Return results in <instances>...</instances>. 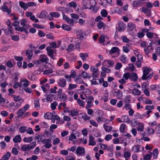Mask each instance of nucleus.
<instances>
[{
  "label": "nucleus",
  "mask_w": 160,
  "mask_h": 160,
  "mask_svg": "<svg viewBox=\"0 0 160 160\" xmlns=\"http://www.w3.org/2000/svg\"><path fill=\"white\" fill-rule=\"evenodd\" d=\"M10 96L13 98V100L16 102H17L21 100V98L19 96H16L14 94H10Z\"/></svg>",
  "instance_id": "nucleus-34"
},
{
  "label": "nucleus",
  "mask_w": 160,
  "mask_h": 160,
  "mask_svg": "<svg viewBox=\"0 0 160 160\" xmlns=\"http://www.w3.org/2000/svg\"><path fill=\"white\" fill-rule=\"evenodd\" d=\"M32 145L30 144H24L21 148V150L23 151H28L30 149H33L36 146V142H33L32 143Z\"/></svg>",
  "instance_id": "nucleus-2"
},
{
  "label": "nucleus",
  "mask_w": 160,
  "mask_h": 160,
  "mask_svg": "<svg viewBox=\"0 0 160 160\" xmlns=\"http://www.w3.org/2000/svg\"><path fill=\"white\" fill-rule=\"evenodd\" d=\"M49 126L47 123L43 122L41 123V127L42 128H46L48 127Z\"/></svg>",
  "instance_id": "nucleus-61"
},
{
  "label": "nucleus",
  "mask_w": 160,
  "mask_h": 160,
  "mask_svg": "<svg viewBox=\"0 0 160 160\" xmlns=\"http://www.w3.org/2000/svg\"><path fill=\"white\" fill-rule=\"evenodd\" d=\"M95 138L92 136L90 135L89 137V142L88 145L91 146H94L96 143L94 140Z\"/></svg>",
  "instance_id": "nucleus-20"
},
{
  "label": "nucleus",
  "mask_w": 160,
  "mask_h": 160,
  "mask_svg": "<svg viewBox=\"0 0 160 160\" xmlns=\"http://www.w3.org/2000/svg\"><path fill=\"white\" fill-rule=\"evenodd\" d=\"M17 148H13L12 149V152L15 155H17L18 154V151L17 150Z\"/></svg>",
  "instance_id": "nucleus-64"
},
{
  "label": "nucleus",
  "mask_w": 160,
  "mask_h": 160,
  "mask_svg": "<svg viewBox=\"0 0 160 160\" xmlns=\"http://www.w3.org/2000/svg\"><path fill=\"white\" fill-rule=\"evenodd\" d=\"M33 140L32 137H24L23 139L24 142L26 143H29L31 142Z\"/></svg>",
  "instance_id": "nucleus-38"
},
{
  "label": "nucleus",
  "mask_w": 160,
  "mask_h": 160,
  "mask_svg": "<svg viewBox=\"0 0 160 160\" xmlns=\"http://www.w3.org/2000/svg\"><path fill=\"white\" fill-rule=\"evenodd\" d=\"M76 153L78 154L83 155L85 152L84 148L82 147H78L76 150Z\"/></svg>",
  "instance_id": "nucleus-9"
},
{
  "label": "nucleus",
  "mask_w": 160,
  "mask_h": 160,
  "mask_svg": "<svg viewBox=\"0 0 160 160\" xmlns=\"http://www.w3.org/2000/svg\"><path fill=\"white\" fill-rule=\"evenodd\" d=\"M154 35L155 36V37H157V34L155 33L151 32H147L146 34L147 36L149 38H152Z\"/></svg>",
  "instance_id": "nucleus-45"
},
{
  "label": "nucleus",
  "mask_w": 160,
  "mask_h": 160,
  "mask_svg": "<svg viewBox=\"0 0 160 160\" xmlns=\"http://www.w3.org/2000/svg\"><path fill=\"white\" fill-rule=\"evenodd\" d=\"M61 27L64 30L68 31H70L72 29L71 27L70 26L66 24H63Z\"/></svg>",
  "instance_id": "nucleus-35"
},
{
  "label": "nucleus",
  "mask_w": 160,
  "mask_h": 160,
  "mask_svg": "<svg viewBox=\"0 0 160 160\" xmlns=\"http://www.w3.org/2000/svg\"><path fill=\"white\" fill-rule=\"evenodd\" d=\"M158 154V149L157 148L154 149L152 152L154 159H156L157 158Z\"/></svg>",
  "instance_id": "nucleus-42"
},
{
  "label": "nucleus",
  "mask_w": 160,
  "mask_h": 160,
  "mask_svg": "<svg viewBox=\"0 0 160 160\" xmlns=\"http://www.w3.org/2000/svg\"><path fill=\"white\" fill-rule=\"evenodd\" d=\"M22 139L20 135H17L15 136L13 139V141L14 143L20 142Z\"/></svg>",
  "instance_id": "nucleus-27"
},
{
  "label": "nucleus",
  "mask_w": 160,
  "mask_h": 160,
  "mask_svg": "<svg viewBox=\"0 0 160 160\" xmlns=\"http://www.w3.org/2000/svg\"><path fill=\"white\" fill-rule=\"evenodd\" d=\"M64 11L66 12H72L73 11V10L69 6L67 8H64Z\"/></svg>",
  "instance_id": "nucleus-51"
},
{
  "label": "nucleus",
  "mask_w": 160,
  "mask_h": 160,
  "mask_svg": "<svg viewBox=\"0 0 160 160\" xmlns=\"http://www.w3.org/2000/svg\"><path fill=\"white\" fill-rule=\"evenodd\" d=\"M51 140L50 139H46L42 141V143L44 144V147L47 148H49L52 146Z\"/></svg>",
  "instance_id": "nucleus-7"
},
{
  "label": "nucleus",
  "mask_w": 160,
  "mask_h": 160,
  "mask_svg": "<svg viewBox=\"0 0 160 160\" xmlns=\"http://www.w3.org/2000/svg\"><path fill=\"white\" fill-rule=\"evenodd\" d=\"M38 18H46L48 17L47 12L45 11H42L40 15L38 17Z\"/></svg>",
  "instance_id": "nucleus-17"
},
{
  "label": "nucleus",
  "mask_w": 160,
  "mask_h": 160,
  "mask_svg": "<svg viewBox=\"0 0 160 160\" xmlns=\"http://www.w3.org/2000/svg\"><path fill=\"white\" fill-rule=\"evenodd\" d=\"M58 44L57 45L56 43L55 42H53L50 43V46L51 48H59L61 45V41H58Z\"/></svg>",
  "instance_id": "nucleus-15"
},
{
  "label": "nucleus",
  "mask_w": 160,
  "mask_h": 160,
  "mask_svg": "<svg viewBox=\"0 0 160 160\" xmlns=\"http://www.w3.org/2000/svg\"><path fill=\"white\" fill-rule=\"evenodd\" d=\"M50 16H52L53 18H58L60 16V14L57 12H52L50 13Z\"/></svg>",
  "instance_id": "nucleus-37"
},
{
  "label": "nucleus",
  "mask_w": 160,
  "mask_h": 160,
  "mask_svg": "<svg viewBox=\"0 0 160 160\" xmlns=\"http://www.w3.org/2000/svg\"><path fill=\"white\" fill-rule=\"evenodd\" d=\"M69 6L73 7L74 9H75L77 7V5L76 2H72L69 3Z\"/></svg>",
  "instance_id": "nucleus-57"
},
{
  "label": "nucleus",
  "mask_w": 160,
  "mask_h": 160,
  "mask_svg": "<svg viewBox=\"0 0 160 160\" xmlns=\"http://www.w3.org/2000/svg\"><path fill=\"white\" fill-rule=\"evenodd\" d=\"M147 129L148 133L149 135L153 134L155 132V130H154L152 127H148L147 128Z\"/></svg>",
  "instance_id": "nucleus-36"
},
{
  "label": "nucleus",
  "mask_w": 160,
  "mask_h": 160,
  "mask_svg": "<svg viewBox=\"0 0 160 160\" xmlns=\"http://www.w3.org/2000/svg\"><path fill=\"white\" fill-rule=\"evenodd\" d=\"M102 71L105 73H110L111 72L110 69L105 67H102Z\"/></svg>",
  "instance_id": "nucleus-50"
},
{
  "label": "nucleus",
  "mask_w": 160,
  "mask_h": 160,
  "mask_svg": "<svg viewBox=\"0 0 160 160\" xmlns=\"http://www.w3.org/2000/svg\"><path fill=\"white\" fill-rule=\"evenodd\" d=\"M44 96L46 97V102H51L52 101V98L54 96V95L51 94H48L47 93L45 94Z\"/></svg>",
  "instance_id": "nucleus-19"
},
{
  "label": "nucleus",
  "mask_w": 160,
  "mask_h": 160,
  "mask_svg": "<svg viewBox=\"0 0 160 160\" xmlns=\"http://www.w3.org/2000/svg\"><path fill=\"white\" fill-rule=\"evenodd\" d=\"M26 53L28 59L29 60L31 59L32 56V51L28 50L26 51Z\"/></svg>",
  "instance_id": "nucleus-33"
},
{
  "label": "nucleus",
  "mask_w": 160,
  "mask_h": 160,
  "mask_svg": "<svg viewBox=\"0 0 160 160\" xmlns=\"http://www.w3.org/2000/svg\"><path fill=\"white\" fill-rule=\"evenodd\" d=\"M104 62H107L108 65L107 66L108 67L111 68L113 67L114 64L113 61L111 60H104Z\"/></svg>",
  "instance_id": "nucleus-28"
},
{
  "label": "nucleus",
  "mask_w": 160,
  "mask_h": 160,
  "mask_svg": "<svg viewBox=\"0 0 160 160\" xmlns=\"http://www.w3.org/2000/svg\"><path fill=\"white\" fill-rule=\"evenodd\" d=\"M39 99L38 98H36L34 101V108L38 110L40 108V105L39 102Z\"/></svg>",
  "instance_id": "nucleus-21"
},
{
  "label": "nucleus",
  "mask_w": 160,
  "mask_h": 160,
  "mask_svg": "<svg viewBox=\"0 0 160 160\" xmlns=\"http://www.w3.org/2000/svg\"><path fill=\"white\" fill-rule=\"evenodd\" d=\"M25 112V111H24V110H23L22 108H20L18 110L17 112L18 117V118L21 117L22 118V117Z\"/></svg>",
  "instance_id": "nucleus-31"
},
{
  "label": "nucleus",
  "mask_w": 160,
  "mask_h": 160,
  "mask_svg": "<svg viewBox=\"0 0 160 160\" xmlns=\"http://www.w3.org/2000/svg\"><path fill=\"white\" fill-rule=\"evenodd\" d=\"M79 56L82 60L86 61L87 58L88 56V53H81L79 54Z\"/></svg>",
  "instance_id": "nucleus-24"
},
{
  "label": "nucleus",
  "mask_w": 160,
  "mask_h": 160,
  "mask_svg": "<svg viewBox=\"0 0 160 160\" xmlns=\"http://www.w3.org/2000/svg\"><path fill=\"white\" fill-rule=\"evenodd\" d=\"M132 93L134 95L137 96L140 95L141 92L138 89L135 88L132 91Z\"/></svg>",
  "instance_id": "nucleus-40"
},
{
  "label": "nucleus",
  "mask_w": 160,
  "mask_h": 160,
  "mask_svg": "<svg viewBox=\"0 0 160 160\" xmlns=\"http://www.w3.org/2000/svg\"><path fill=\"white\" fill-rule=\"evenodd\" d=\"M59 82L58 83V84L61 87L63 88L66 85V82L65 79L64 78H61L59 80Z\"/></svg>",
  "instance_id": "nucleus-13"
},
{
  "label": "nucleus",
  "mask_w": 160,
  "mask_h": 160,
  "mask_svg": "<svg viewBox=\"0 0 160 160\" xmlns=\"http://www.w3.org/2000/svg\"><path fill=\"white\" fill-rule=\"evenodd\" d=\"M152 157V156L149 154H146L144 157L143 160H150Z\"/></svg>",
  "instance_id": "nucleus-60"
},
{
  "label": "nucleus",
  "mask_w": 160,
  "mask_h": 160,
  "mask_svg": "<svg viewBox=\"0 0 160 160\" xmlns=\"http://www.w3.org/2000/svg\"><path fill=\"white\" fill-rule=\"evenodd\" d=\"M103 127L105 130L106 132H108L111 131L112 127V126L109 127L108 126L107 124H103Z\"/></svg>",
  "instance_id": "nucleus-41"
},
{
  "label": "nucleus",
  "mask_w": 160,
  "mask_h": 160,
  "mask_svg": "<svg viewBox=\"0 0 160 160\" xmlns=\"http://www.w3.org/2000/svg\"><path fill=\"white\" fill-rule=\"evenodd\" d=\"M108 13L105 9H103L101 12V15L102 17H105L108 15Z\"/></svg>",
  "instance_id": "nucleus-46"
},
{
  "label": "nucleus",
  "mask_w": 160,
  "mask_h": 160,
  "mask_svg": "<svg viewBox=\"0 0 160 160\" xmlns=\"http://www.w3.org/2000/svg\"><path fill=\"white\" fill-rule=\"evenodd\" d=\"M126 125L124 124H122L120 128V131L121 132H124L125 131Z\"/></svg>",
  "instance_id": "nucleus-52"
},
{
  "label": "nucleus",
  "mask_w": 160,
  "mask_h": 160,
  "mask_svg": "<svg viewBox=\"0 0 160 160\" xmlns=\"http://www.w3.org/2000/svg\"><path fill=\"white\" fill-rule=\"evenodd\" d=\"M47 54L49 56H52L53 54L54 50L53 49L51 48V47L48 46L46 48Z\"/></svg>",
  "instance_id": "nucleus-22"
},
{
  "label": "nucleus",
  "mask_w": 160,
  "mask_h": 160,
  "mask_svg": "<svg viewBox=\"0 0 160 160\" xmlns=\"http://www.w3.org/2000/svg\"><path fill=\"white\" fill-rule=\"evenodd\" d=\"M19 132L22 133L25 132L27 131V127L26 126H22L19 129Z\"/></svg>",
  "instance_id": "nucleus-49"
},
{
  "label": "nucleus",
  "mask_w": 160,
  "mask_h": 160,
  "mask_svg": "<svg viewBox=\"0 0 160 160\" xmlns=\"http://www.w3.org/2000/svg\"><path fill=\"white\" fill-rule=\"evenodd\" d=\"M112 93L113 96L121 98L122 96V92L119 89H113L112 91Z\"/></svg>",
  "instance_id": "nucleus-5"
},
{
  "label": "nucleus",
  "mask_w": 160,
  "mask_h": 160,
  "mask_svg": "<svg viewBox=\"0 0 160 160\" xmlns=\"http://www.w3.org/2000/svg\"><path fill=\"white\" fill-rule=\"evenodd\" d=\"M58 102L56 101L53 102L51 104V107L52 110H54L56 108V107L58 105Z\"/></svg>",
  "instance_id": "nucleus-48"
},
{
  "label": "nucleus",
  "mask_w": 160,
  "mask_h": 160,
  "mask_svg": "<svg viewBox=\"0 0 160 160\" xmlns=\"http://www.w3.org/2000/svg\"><path fill=\"white\" fill-rule=\"evenodd\" d=\"M155 132L156 133L160 134V124H159L156 126L155 128Z\"/></svg>",
  "instance_id": "nucleus-63"
},
{
  "label": "nucleus",
  "mask_w": 160,
  "mask_h": 160,
  "mask_svg": "<svg viewBox=\"0 0 160 160\" xmlns=\"http://www.w3.org/2000/svg\"><path fill=\"white\" fill-rule=\"evenodd\" d=\"M66 21L68 24H70L71 26L73 25L74 20L72 19H70L68 18Z\"/></svg>",
  "instance_id": "nucleus-55"
},
{
  "label": "nucleus",
  "mask_w": 160,
  "mask_h": 160,
  "mask_svg": "<svg viewBox=\"0 0 160 160\" xmlns=\"http://www.w3.org/2000/svg\"><path fill=\"white\" fill-rule=\"evenodd\" d=\"M128 32L133 33L136 32V25L132 22H129L128 24Z\"/></svg>",
  "instance_id": "nucleus-4"
},
{
  "label": "nucleus",
  "mask_w": 160,
  "mask_h": 160,
  "mask_svg": "<svg viewBox=\"0 0 160 160\" xmlns=\"http://www.w3.org/2000/svg\"><path fill=\"white\" fill-rule=\"evenodd\" d=\"M53 70L51 69L46 70L44 71L43 74L45 75H48L52 73L53 72Z\"/></svg>",
  "instance_id": "nucleus-56"
},
{
  "label": "nucleus",
  "mask_w": 160,
  "mask_h": 160,
  "mask_svg": "<svg viewBox=\"0 0 160 160\" xmlns=\"http://www.w3.org/2000/svg\"><path fill=\"white\" fill-rule=\"evenodd\" d=\"M121 118L122 120H123V121H122V122H125L128 123H129L130 122V119L128 118V116H122Z\"/></svg>",
  "instance_id": "nucleus-29"
},
{
  "label": "nucleus",
  "mask_w": 160,
  "mask_h": 160,
  "mask_svg": "<svg viewBox=\"0 0 160 160\" xmlns=\"http://www.w3.org/2000/svg\"><path fill=\"white\" fill-rule=\"evenodd\" d=\"M142 148L143 150V147L139 145H137L134 146L132 148V150L134 152H140V149Z\"/></svg>",
  "instance_id": "nucleus-16"
},
{
  "label": "nucleus",
  "mask_w": 160,
  "mask_h": 160,
  "mask_svg": "<svg viewBox=\"0 0 160 160\" xmlns=\"http://www.w3.org/2000/svg\"><path fill=\"white\" fill-rule=\"evenodd\" d=\"M6 24L9 28L8 30H7V29H2V30H4L6 34L8 35V34L9 33V32L10 33H12V31L11 30V29L12 28V27L11 25V21L10 19H8L6 22Z\"/></svg>",
  "instance_id": "nucleus-6"
},
{
  "label": "nucleus",
  "mask_w": 160,
  "mask_h": 160,
  "mask_svg": "<svg viewBox=\"0 0 160 160\" xmlns=\"http://www.w3.org/2000/svg\"><path fill=\"white\" fill-rule=\"evenodd\" d=\"M96 4L97 3L95 0H83L82 3L84 8L91 9L95 7Z\"/></svg>",
  "instance_id": "nucleus-1"
},
{
  "label": "nucleus",
  "mask_w": 160,
  "mask_h": 160,
  "mask_svg": "<svg viewBox=\"0 0 160 160\" xmlns=\"http://www.w3.org/2000/svg\"><path fill=\"white\" fill-rule=\"evenodd\" d=\"M11 156V153L9 152H8L5 155L2 157V160H8L9 158Z\"/></svg>",
  "instance_id": "nucleus-30"
},
{
  "label": "nucleus",
  "mask_w": 160,
  "mask_h": 160,
  "mask_svg": "<svg viewBox=\"0 0 160 160\" xmlns=\"http://www.w3.org/2000/svg\"><path fill=\"white\" fill-rule=\"evenodd\" d=\"M126 25L122 22L119 21L118 23V30L120 32L124 31L126 28Z\"/></svg>",
  "instance_id": "nucleus-8"
},
{
  "label": "nucleus",
  "mask_w": 160,
  "mask_h": 160,
  "mask_svg": "<svg viewBox=\"0 0 160 160\" xmlns=\"http://www.w3.org/2000/svg\"><path fill=\"white\" fill-rule=\"evenodd\" d=\"M106 25L102 21H99L97 23V27L99 29H101L102 28L105 27Z\"/></svg>",
  "instance_id": "nucleus-39"
},
{
  "label": "nucleus",
  "mask_w": 160,
  "mask_h": 160,
  "mask_svg": "<svg viewBox=\"0 0 160 160\" xmlns=\"http://www.w3.org/2000/svg\"><path fill=\"white\" fill-rule=\"evenodd\" d=\"M53 114L51 112H47L44 114V117L45 119H50L52 118Z\"/></svg>",
  "instance_id": "nucleus-26"
},
{
  "label": "nucleus",
  "mask_w": 160,
  "mask_h": 160,
  "mask_svg": "<svg viewBox=\"0 0 160 160\" xmlns=\"http://www.w3.org/2000/svg\"><path fill=\"white\" fill-rule=\"evenodd\" d=\"M23 26L20 27H19L17 29V30L21 32H25L27 34L28 33V29L26 28H25Z\"/></svg>",
  "instance_id": "nucleus-43"
},
{
  "label": "nucleus",
  "mask_w": 160,
  "mask_h": 160,
  "mask_svg": "<svg viewBox=\"0 0 160 160\" xmlns=\"http://www.w3.org/2000/svg\"><path fill=\"white\" fill-rule=\"evenodd\" d=\"M108 99V96L104 94L101 97V99L102 100H103L104 102H107Z\"/></svg>",
  "instance_id": "nucleus-58"
},
{
  "label": "nucleus",
  "mask_w": 160,
  "mask_h": 160,
  "mask_svg": "<svg viewBox=\"0 0 160 160\" xmlns=\"http://www.w3.org/2000/svg\"><path fill=\"white\" fill-rule=\"evenodd\" d=\"M1 9L4 12H6L8 15L10 14L11 12V9L8 8V7L6 5H3L2 7H1Z\"/></svg>",
  "instance_id": "nucleus-18"
},
{
  "label": "nucleus",
  "mask_w": 160,
  "mask_h": 160,
  "mask_svg": "<svg viewBox=\"0 0 160 160\" xmlns=\"http://www.w3.org/2000/svg\"><path fill=\"white\" fill-rule=\"evenodd\" d=\"M122 78L126 80H127L129 78L130 79V73L127 72L125 73L123 75Z\"/></svg>",
  "instance_id": "nucleus-47"
},
{
  "label": "nucleus",
  "mask_w": 160,
  "mask_h": 160,
  "mask_svg": "<svg viewBox=\"0 0 160 160\" xmlns=\"http://www.w3.org/2000/svg\"><path fill=\"white\" fill-rule=\"evenodd\" d=\"M138 76L136 73L133 72L132 74L130 73V79L135 81L138 79Z\"/></svg>",
  "instance_id": "nucleus-23"
},
{
  "label": "nucleus",
  "mask_w": 160,
  "mask_h": 160,
  "mask_svg": "<svg viewBox=\"0 0 160 160\" xmlns=\"http://www.w3.org/2000/svg\"><path fill=\"white\" fill-rule=\"evenodd\" d=\"M131 97L130 95L127 96L124 99V102L126 104H129L131 102Z\"/></svg>",
  "instance_id": "nucleus-44"
},
{
  "label": "nucleus",
  "mask_w": 160,
  "mask_h": 160,
  "mask_svg": "<svg viewBox=\"0 0 160 160\" xmlns=\"http://www.w3.org/2000/svg\"><path fill=\"white\" fill-rule=\"evenodd\" d=\"M137 130L138 132H142L144 130V124L143 123L140 122L138 124Z\"/></svg>",
  "instance_id": "nucleus-32"
},
{
  "label": "nucleus",
  "mask_w": 160,
  "mask_h": 160,
  "mask_svg": "<svg viewBox=\"0 0 160 160\" xmlns=\"http://www.w3.org/2000/svg\"><path fill=\"white\" fill-rule=\"evenodd\" d=\"M150 69H151V68H145L144 69L143 71V75L141 78L142 80H145L146 79V76H147L149 72Z\"/></svg>",
  "instance_id": "nucleus-12"
},
{
  "label": "nucleus",
  "mask_w": 160,
  "mask_h": 160,
  "mask_svg": "<svg viewBox=\"0 0 160 160\" xmlns=\"http://www.w3.org/2000/svg\"><path fill=\"white\" fill-rule=\"evenodd\" d=\"M19 4L20 6L24 10H26L28 8L27 3H25L22 1H19Z\"/></svg>",
  "instance_id": "nucleus-25"
},
{
  "label": "nucleus",
  "mask_w": 160,
  "mask_h": 160,
  "mask_svg": "<svg viewBox=\"0 0 160 160\" xmlns=\"http://www.w3.org/2000/svg\"><path fill=\"white\" fill-rule=\"evenodd\" d=\"M115 52L117 53V56H118L120 54V50L118 47H113L111 48L109 51V53L111 55Z\"/></svg>",
  "instance_id": "nucleus-10"
},
{
  "label": "nucleus",
  "mask_w": 160,
  "mask_h": 160,
  "mask_svg": "<svg viewBox=\"0 0 160 160\" xmlns=\"http://www.w3.org/2000/svg\"><path fill=\"white\" fill-rule=\"evenodd\" d=\"M121 38L122 39L123 42H129V39L125 36H122Z\"/></svg>",
  "instance_id": "nucleus-54"
},
{
  "label": "nucleus",
  "mask_w": 160,
  "mask_h": 160,
  "mask_svg": "<svg viewBox=\"0 0 160 160\" xmlns=\"http://www.w3.org/2000/svg\"><path fill=\"white\" fill-rule=\"evenodd\" d=\"M77 86V84H70L69 85L68 89L69 90H71L76 88Z\"/></svg>",
  "instance_id": "nucleus-59"
},
{
  "label": "nucleus",
  "mask_w": 160,
  "mask_h": 160,
  "mask_svg": "<svg viewBox=\"0 0 160 160\" xmlns=\"http://www.w3.org/2000/svg\"><path fill=\"white\" fill-rule=\"evenodd\" d=\"M39 59L41 62H45L47 63L49 61V59L47 55H41L40 56Z\"/></svg>",
  "instance_id": "nucleus-11"
},
{
  "label": "nucleus",
  "mask_w": 160,
  "mask_h": 160,
  "mask_svg": "<svg viewBox=\"0 0 160 160\" xmlns=\"http://www.w3.org/2000/svg\"><path fill=\"white\" fill-rule=\"evenodd\" d=\"M77 37L79 40H82L86 37L85 32L82 30H78L76 32Z\"/></svg>",
  "instance_id": "nucleus-3"
},
{
  "label": "nucleus",
  "mask_w": 160,
  "mask_h": 160,
  "mask_svg": "<svg viewBox=\"0 0 160 160\" xmlns=\"http://www.w3.org/2000/svg\"><path fill=\"white\" fill-rule=\"evenodd\" d=\"M20 85L22 87H27L29 85V82L27 79H22L20 81Z\"/></svg>",
  "instance_id": "nucleus-14"
},
{
  "label": "nucleus",
  "mask_w": 160,
  "mask_h": 160,
  "mask_svg": "<svg viewBox=\"0 0 160 160\" xmlns=\"http://www.w3.org/2000/svg\"><path fill=\"white\" fill-rule=\"evenodd\" d=\"M42 135L41 134H39L37 136H36L35 137V139L36 140H38V142H39L41 141L42 142Z\"/></svg>",
  "instance_id": "nucleus-53"
},
{
  "label": "nucleus",
  "mask_w": 160,
  "mask_h": 160,
  "mask_svg": "<svg viewBox=\"0 0 160 160\" xmlns=\"http://www.w3.org/2000/svg\"><path fill=\"white\" fill-rule=\"evenodd\" d=\"M77 101L79 105L82 107H84V102L83 101L81 100L79 98H78L77 99Z\"/></svg>",
  "instance_id": "nucleus-62"
}]
</instances>
